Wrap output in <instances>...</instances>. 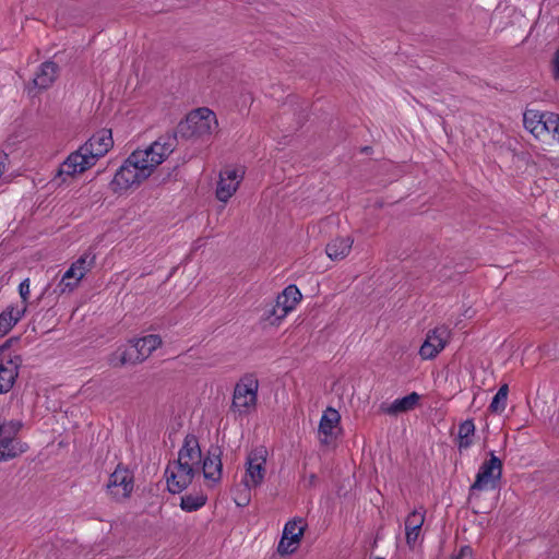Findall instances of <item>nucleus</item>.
<instances>
[{"instance_id": "obj_24", "label": "nucleus", "mask_w": 559, "mask_h": 559, "mask_svg": "<svg viewBox=\"0 0 559 559\" xmlns=\"http://www.w3.org/2000/svg\"><path fill=\"white\" fill-rule=\"evenodd\" d=\"M353 242L350 237L335 238L326 245L325 252L331 260H342L349 254Z\"/></svg>"}, {"instance_id": "obj_7", "label": "nucleus", "mask_w": 559, "mask_h": 559, "mask_svg": "<svg viewBox=\"0 0 559 559\" xmlns=\"http://www.w3.org/2000/svg\"><path fill=\"white\" fill-rule=\"evenodd\" d=\"M218 128L215 114L205 107L192 110L186 118L182 129L188 136L205 139Z\"/></svg>"}, {"instance_id": "obj_4", "label": "nucleus", "mask_w": 559, "mask_h": 559, "mask_svg": "<svg viewBox=\"0 0 559 559\" xmlns=\"http://www.w3.org/2000/svg\"><path fill=\"white\" fill-rule=\"evenodd\" d=\"M174 151V143L170 140H157L146 146L132 152L129 157L148 179L155 169L164 163Z\"/></svg>"}, {"instance_id": "obj_9", "label": "nucleus", "mask_w": 559, "mask_h": 559, "mask_svg": "<svg viewBox=\"0 0 559 559\" xmlns=\"http://www.w3.org/2000/svg\"><path fill=\"white\" fill-rule=\"evenodd\" d=\"M95 264V255L86 252L75 260L62 275L58 284L61 294L73 292L84 278V276L93 269Z\"/></svg>"}, {"instance_id": "obj_3", "label": "nucleus", "mask_w": 559, "mask_h": 559, "mask_svg": "<svg viewBox=\"0 0 559 559\" xmlns=\"http://www.w3.org/2000/svg\"><path fill=\"white\" fill-rule=\"evenodd\" d=\"M267 450L264 447H258L251 450L246 457L245 473L241 477V484L247 491H251L260 487L266 476L267 468ZM238 507H246L250 502L249 492H241L234 498Z\"/></svg>"}, {"instance_id": "obj_33", "label": "nucleus", "mask_w": 559, "mask_h": 559, "mask_svg": "<svg viewBox=\"0 0 559 559\" xmlns=\"http://www.w3.org/2000/svg\"><path fill=\"white\" fill-rule=\"evenodd\" d=\"M552 74L555 79H559V48L556 50L554 56Z\"/></svg>"}, {"instance_id": "obj_35", "label": "nucleus", "mask_w": 559, "mask_h": 559, "mask_svg": "<svg viewBox=\"0 0 559 559\" xmlns=\"http://www.w3.org/2000/svg\"><path fill=\"white\" fill-rule=\"evenodd\" d=\"M4 160H5V155L0 152V177L3 174Z\"/></svg>"}, {"instance_id": "obj_21", "label": "nucleus", "mask_w": 559, "mask_h": 559, "mask_svg": "<svg viewBox=\"0 0 559 559\" xmlns=\"http://www.w3.org/2000/svg\"><path fill=\"white\" fill-rule=\"evenodd\" d=\"M28 447L22 442L17 435L7 436L0 442V462L13 460L27 451Z\"/></svg>"}, {"instance_id": "obj_19", "label": "nucleus", "mask_w": 559, "mask_h": 559, "mask_svg": "<svg viewBox=\"0 0 559 559\" xmlns=\"http://www.w3.org/2000/svg\"><path fill=\"white\" fill-rule=\"evenodd\" d=\"M301 300L302 294L299 288L296 285L290 284L276 296L274 302L277 305V308H281L282 311L288 316L296 310Z\"/></svg>"}, {"instance_id": "obj_10", "label": "nucleus", "mask_w": 559, "mask_h": 559, "mask_svg": "<svg viewBox=\"0 0 559 559\" xmlns=\"http://www.w3.org/2000/svg\"><path fill=\"white\" fill-rule=\"evenodd\" d=\"M502 476V462L493 453L490 452L489 460L481 463L475 476V481L471 486V491L491 490L495 489Z\"/></svg>"}, {"instance_id": "obj_8", "label": "nucleus", "mask_w": 559, "mask_h": 559, "mask_svg": "<svg viewBox=\"0 0 559 559\" xmlns=\"http://www.w3.org/2000/svg\"><path fill=\"white\" fill-rule=\"evenodd\" d=\"M146 179V176L135 168V165L128 156L115 173L114 178L109 182V189L112 193L121 195L131 189L138 188Z\"/></svg>"}, {"instance_id": "obj_14", "label": "nucleus", "mask_w": 559, "mask_h": 559, "mask_svg": "<svg viewBox=\"0 0 559 559\" xmlns=\"http://www.w3.org/2000/svg\"><path fill=\"white\" fill-rule=\"evenodd\" d=\"M107 489L111 498L117 501L128 499L133 491L132 473L118 466L109 476Z\"/></svg>"}, {"instance_id": "obj_26", "label": "nucleus", "mask_w": 559, "mask_h": 559, "mask_svg": "<svg viewBox=\"0 0 559 559\" xmlns=\"http://www.w3.org/2000/svg\"><path fill=\"white\" fill-rule=\"evenodd\" d=\"M420 396L413 392L406 396L401 399H396L386 409L385 412L390 415H396L400 413H405L412 411L416 407L419 402Z\"/></svg>"}, {"instance_id": "obj_1", "label": "nucleus", "mask_w": 559, "mask_h": 559, "mask_svg": "<svg viewBox=\"0 0 559 559\" xmlns=\"http://www.w3.org/2000/svg\"><path fill=\"white\" fill-rule=\"evenodd\" d=\"M202 451L193 435L186 436L177 460L169 462L166 471V484L171 493H180L193 481L201 471Z\"/></svg>"}, {"instance_id": "obj_16", "label": "nucleus", "mask_w": 559, "mask_h": 559, "mask_svg": "<svg viewBox=\"0 0 559 559\" xmlns=\"http://www.w3.org/2000/svg\"><path fill=\"white\" fill-rule=\"evenodd\" d=\"M222 452L219 448H212L202 456L201 471L209 486H214L222 479Z\"/></svg>"}, {"instance_id": "obj_36", "label": "nucleus", "mask_w": 559, "mask_h": 559, "mask_svg": "<svg viewBox=\"0 0 559 559\" xmlns=\"http://www.w3.org/2000/svg\"><path fill=\"white\" fill-rule=\"evenodd\" d=\"M5 349H7L5 346H0V359L3 358L2 354L4 353Z\"/></svg>"}, {"instance_id": "obj_32", "label": "nucleus", "mask_w": 559, "mask_h": 559, "mask_svg": "<svg viewBox=\"0 0 559 559\" xmlns=\"http://www.w3.org/2000/svg\"><path fill=\"white\" fill-rule=\"evenodd\" d=\"M20 296L22 298V305L26 307V300L29 296V281L26 278L24 280L20 286H19Z\"/></svg>"}, {"instance_id": "obj_2", "label": "nucleus", "mask_w": 559, "mask_h": 559, "mask_svg": "<svg viewBox=\"0 0 559 559\" xmlns=\"http://www.w3.org/2000/svg\"><path fill=\"white\" fill-rule=\"evenodd\" d=\"M111 131L103 129L93 134L84 144L69 156L60 165L58 175L75 177L93 167L112 147Z\"/></svg>"}, {"instance_id": "obj_17", "label": "nucleus", "mask_w": 559, "mask_h": 559, "mask_svg": "<svg viewBox=\"0 0 559 559\" xmlns=\"http://www.w3.org/2000/svg\"><path fill=\"white\" fill-rule=\"evenodd\" d=\"M20 356H9L0 359V394L9 392L19 374Z\"/></svg>"}, {"instance_id": "obj_12", "label": "nucleus", "mask_w": 559, "mask_h": 559, "mask_svg": "<svg viewBox=\"0 0 559 559\" xmlns=\"http://www.w3.org/2000/svg\"><path fill=\"white\" fill-rule=\"evenodd\" d=\"M450 337L451 332L444 325L429 330L419 347L418 355L424 360L436 358L449 344Z\"/></svg>"}, {"instance_id": "obj_31", "label": "nucleus", "mask_w": 559, "mask_h": 559, "mask_svg": "<svg viewBox=\"0 0 559 559\" xmlns=\"http://www.w3.org/2000/svg\"><path fill=\"white\" fill-rule=\"evenodd\" d=\"M22 428V423L19 420H5L0 416V442L7 436L17 435Z\"/></svg>"}, {"instance_id": "obj_11", "label": "nucleus", "mask_w": 559, "mask_h": 559, "mask_svg": "<svg viewBox=\"0 0 559 559\" xmlns=\"http://www.w3.org/2000/svg\"><path fill=\"white\" fill-rule=\"evenodd\" d=\"M243 177L245 170L241 167L228 166L222 169L215 191L217 200L227 203L237 192Z\"/></svg>"}, {"instance_id": "obj_25", "label": "nucleus", "mask_w": 559, "mask_h": 559, "mask_svg": "<svg viewBox=\"0 0 559 559\" xmlns=\"http://www.w3.org/2000/svg\"><path fill=\"white\" fill-rule=\"evenodd\" d=\"M57 73L58 66L55 62H44L34 78V84L39 88H48L55 82Z\"/></svg>"}, {"instance_id": "obj_18", "label": "nucleus", "mask_w": 559, "mask_h": 559, "mask_svg": "<svg viewBox=\"0 0 559 559\" xmlns=\"http://www.w3.org/2000/svg\"><path fill=\"white\" fill-rule=\"evenodd\" d=\"M426 519V510L420 507L415 510H413L405 520V538L406 544L414 548L417 544L420 534H421V527L425 523Z\"/></svg>"}, {"instance_id": "obj_5", "label": "nucleus", "mask_w": 559, "mask_h": 559, "mask_svg": "<svg viewBox=\"0 0 559 559\" xmlns=\"http://www.w3.org/2000/svg\"><path fill=\"white\" fill-rule=\"evenodd\" d=\"M259 381L253 374H245L236 383L233 392L230 413L235 417H245L255 411L258 404Z\"/></svg>"}, {"instance_id": "obj_20", "label": "nucleus", "mask_w": 559, "mask_h": 559, "mask_svg": "<svg viewBox=\"0 0 559 559\" xmlns=\"http://www.w3.org/2000/svg\"><path fill=\"white\" fill-rule=\"evenodd\" d=\"M476 426L473 419H465L457 427L454 443L460 453L467 451L475 443Z\"/></svg>"}, {"instance_id": "obj_28", "label": "nucleus", "mask_w": 559, "mask_h": 559, "mask_svg": "<svg viewBox=\"0 0 559 559\" xmlns=\"http://www.w3.org/2000/svg\"><path fill=\"white\" fill-rule=\"evenodd\" d=\"M207 501L202 492L188 493L181 497L180 508L186 512H193L201 509Z\"/></svg>"}, {"instance_id": "obj_27", "label": "nucleus", "mask_w": 559, "mask_h": 559, "mask_svg": "<svg viewBox=\"0 0 559 559\" xmlns=\"http://www.w3.org/2000/svg\"><path fill=\"white\" fill-rule=\"evenodd\" d=\"M286 318L287 316L284 313V311H282L281 308H277L275 302L265 306L261 316V320L264 323L274 328L280 326Z\"/></svg>"}, {"instance_id": "obj_29", "label": "nucleus", "mask_w": 559, "mask_h": 559, "mask_svg": "<svg viewBox=\"0 0 559 559\" xmlns=\"http://www.w3.org/2000/svg\"><path fill=\"white\" fill-rule=\"evenodd\" d=\"M544 139L548 135L559 142V115L551 111H545L544 122Z\"/></svg>"}, {"instance_id": "obj_23", "label": "nucleus", "mask_w": 559, "mask_h": 559, "mask_svg": "<svg viewBox=\"0 0 559 559\" xmlns=\"http://www.w3.org/2000/svg\"><path fill=\"white\" fill-rule=\"evenodd\" d=\"M545 111L527 109L523 115V123L525 129L536 139L544 140V122Z\"/></svg>"}, {"instance_id": "obj_30", "label": "nucleus", "mask_w": 559, "mask_h": 559, "mask_svg": "<svg viewBox=\"0 0 559 559\" xmlns=\"http://www.w3.org/2000/svg\"><path fill=\"white\" fill-rule=\"evenodd\" d=\"M508 393V384H503L499 388L489 405V411L491 413L501 414L502 412H504L507 407Z\"/></svg>"}, {"instance_id": "obj_34", "label": "nucleus", "mask_w": 559, "mask_h": 559, "mask_svg": "<svg viewBox=\"0 0 559 559\" xmlns=\"http://www.w3.org/2000/svg\"><path fill=\"white\" fill-rule=\"evenodd\" d=\"M471 556L472 549L469 547H463L453 559H469Z\"/></svg>"}, {"instance_id": "obj_15", "label": "nucleus", "mask_w": 559, "mask_h": 559, "mask_svg": "<svg viewBox=\"0 0 559 559\" xmlns=\"http://www.w3.org/2000/svg\"><path fill=\"white\" fill-rule=\"evenodd\" d=\"M341 424L340 413L333 408L328 407L320 419L318 427V439L322 445H333L337 439Z\"/></svg>"}, {"instance_id": "obj_13", "label": "nucleus", "mask_w": 559, "mask_h": 559, "mask_svg": "<svg viewBox=\"0 0 559 559\" xmlns=\"http://www.w3.org/2000/svg\"><path fill=\"white\" fill-rule=\"evenodd\" d=\"M307 524L301 518L288 521L283 528L282 537L277 545V552L282 556L294 554L300 546Z\"/></svg>"}, {"instance_id": "obj_6", "label": "nucleus", "mask_w": 559, "mask_h": 559, "mask_svg": "<svg viewBox=\"0 0 559 559\" xmlns=\"http://www.w3.org/2000/svg\"><path fill=\"white\" fill-rule=\"evenodd\" d=\"M162 345V338L157 334H148L134 338L126 348H119L109 359L110 365L118 367L126 364L142 361Z\"/></svg>"}, {"instance_id": "obj_22", "label": "nucleus", "mask_w": 559, "mask_h": 559, "mask_svg": "<svg viewBox=\"0 0 559 559\" xmlns=\"http://www.w3.org/2000/svg\"><path fill=\"white\" fill-rule=\"evenodd\" d=\"M25 310V306H10L0 313V337L12 330L23 317Z\"/></svg>"}]
</instances>
